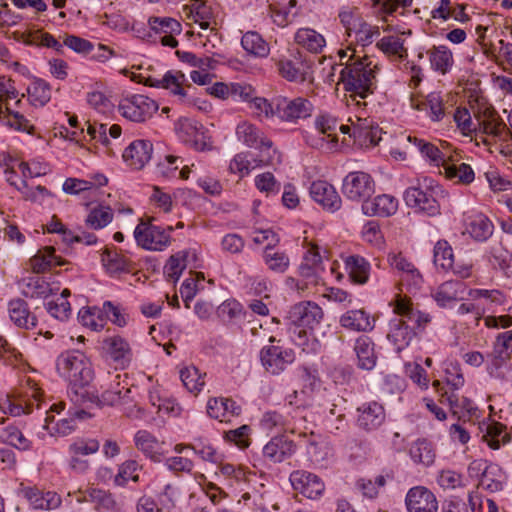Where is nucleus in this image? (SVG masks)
<instances>
[{
	"mask_svg": "<svg viewBox=\"0 0 512 512\" xmlns=\"http://www.w3.org/2000/svg\"><path fill=\"white\" fill-rule=\"evenodd\" d=\"M340 65V82L349 93L348 105L366 106L365 99L371 96L377 87L378 65L367 55L360 56L356 48L349 44L337 52Z\"/></svg>",
	"mask_w": 512,
	"mask_h": 512,
	"instance_id": "f257e3e1",
	"label": "nucleus"
},
{
	"mask_svg": "<svg viewBox=\"0 0 512 512\" xmlns=\"http://www.w3.org/2000/svg\"><path fill=\"white\" fill-rule=\"evenodd\" d=\"M394 312L398 317L390 321L387 337L397 352H401L416 336V329H424L431 317L415 308L410 298L401 295L395 299Z\"/></svg>",
	"mask_w": 512,
	"mask_h": 512,
	"instance_id": "f03ea898",
	"label": "nucleus"
},
{
	"mask_svg": "<svg viewBox=\"0 0 512 512\" xmlns=\"http://www.w3.org/2000/svg\"><path fill=\"white\" fill-rule=\"evenodd\" d=\"M56 371L73 389L84 388L94 378L91 361L79 350L62 352L56 359Z\"/></svg>",
	"mask_w": 512,
	"mask_h": 512,
	"instance_id": "7ed1b4c3",
	"label": "nucleus"
},
{
	"mask_svg": "<svg viewBox=\"0 0 512 512\" xmlns=\"http://www.w3.org/2000/svg\"><path fill=\"white\" fill-rule=\"evenodd\" d=\"M477 139L487 147L494 146L503 156L512 158V133L495 113H484L478 118Z\"/></svg>",
	"mask_w": 512,
	"mask_h": 512,
	"instance_id": "20e7f679",
	"label": "nucleus"
},
{
	"mask_svg": "<svg viewBox=\"0 0 512 512\" xmlns=\"http://www.w3.org/2000/svg\"><path fill=\"white\" fill-rule=\"evenodd\" d=\"M440 192V186L432 179L425 178L422 184L405 190L404 200L409 207L428 216H436L440 213V204L437 200Z\"/></svg>",
	"mask_w": 512,
	"mask_h": 512,
	"instance_id": "39448f33",
	"label": "nucleus"
},
{
	"mask_svg": "<svg viewBox=\"0 0 512 512\" xmlns=\"http://www.w3.org/2000/svg\"><path fill=\"white\" fill-rule=\"evenodd\" d=\"M144 84L150 87L166 89L171 95L176 96L180 104L196 106L197 99L189 94L192 85L188 83L185 74L179 70H169L161 78L149 76Z\"/></svg>",
	"mask_w": 512,
	"mask_h": 512,
	"instance_id": "423d86ee",
	"label": "nucleus"
},
{
	"mask_svg": "<svg viewBox=\"0 0 512 512\" xmlns=\"http://www.w3.org/2000/svg\"><path fill=\"white\" fill-rule=\"evenodd\" d=\"M350 125L341 124L339 130L342 134H348L354 138V142L364 148H373L381 140L382 131L369 117L361 114L353 119L349 117Z\"/></svg>",
	"mask_w": 512,
	"mask_h": 512,
	"instance_id": "0eeeda50",
	"label": "nucleus"
},
{
	"mask_svg": "<svg viewBox=\"0 0 512 512\" xmlns=\"http://www.w3.org/2000/svg\"><path fill=\"white\" fill-rule=\"evenodd\" d=\"M260 361L266 372L279 375L295 361V353L279 340L270 337L269 344L260 351Z\"/></svg>",
	"mask_w": 512,
	"mask_h": 512,
	"instance_id": "6e6552de",
	"label": "nucleus"
},
{
	"mask_svg": "<svg viewBox=\"0 0 512 512\" xmlns=\"http://www.w3.org/2000/svg\"><path fill=\"white\" fill-rule=\"evenodd\" d=\"M173 230V226L163 228L141 220L134 230V238L143 249L162 251L170 245Z\"/></svg>",
	"mask_w": 512,
	"mask_h": 512,
	"instance_id": "1a4fd4ad",
	"label": "nucleus"
},
{
	"mask_svg": "<svg viewBox=\"0 0 512 512\" xmlns=\"http://www.w3.org/2000/svg\"><path fill=\"white\" fill-rule=\"evenodd\" d=\"M276 118L282 122L297 123L301 119L309 118L314 110L310 100L304 97L288 98L277 95L274 97Z\"/></svg>",
	"mask_w": 512,
	"mask_h": 512,
	"instance_id": "9d476101",
	"label": "nucleus"
},
{
	"mask_svg": "<svg viewBox=\"0 0 512 512\" xmlns=\"http://www.w3.org/2000/svg\"><path fill=\"white\" fill-rule=\"evenodd\" d=\"M119 113L126 119L142 123L150 119L158 110V104L144 95H132L121 100Z\"/></svg>",
	"mask_w": 512,
	"mask_h": 512,
	"instance_id": "9b49d317",
	"label": "nucleus"
},
{
	"mask_svg": "<svg viewBox=\"0 0 512 512\" xmlns=\"http://www.w3.org/2000/svg\"><path fill=\"white\" fill-rule=\"evenodd\" d=\"M374 192L375 182L366 172H350L343 180L342 193L351 201L364 203Z\"/></svg>",
	"mask_w": 512,
	"mask_h": 512,
	"instance_id": "f8f14e48",
	"label": "nucleus"
},
{
	"mask_svg": "<svg viewBox=\"0 0 512 512\" xmlns=\"http://www.w3.org/2000/svg\"><path fill=\"white\" fill-rule=\"evenodd\" d=\"M321 248L315 243H308L306 252L298 267V275L308 285L316 286L321 281V273L324 270Z\"/></svg>",
	"mask_w": 512,
	"mask_h": 512,
	"instance_id": "ddd939ff",
	"label": "nucleus"
},
{
	"mask_svg": "<svg viewBox=\"0 0 512 512\" xmlns=\"http://www.w3.org/2000/svg\"><path fill=\"white\" fill-rule=\"evenodd\" d=\"M432 386L438 393L440 402L448 405L452 414L459 419L471 418L476 415L477 407L469 398L460 396L458 392L448 391L444 387L439 388V380H435Z\"/></svg>",
	"mask_w": 512,
	"mask_h": 512,
	"instance_id": "4468645a",
	"label": "nucleus"
},
{
	"mask_svg": "<svg viewBox=\"0 0 512 512\" xmlns=\"http://www.w3.org/2000/svg\"><path fill=\"white\" fill-rule=\"evenodd\" d=\"M148 25L155 35L154 41L159 36V41L163 46L171 48L178 46L175 35H179L182 31V26L178 20L172 17L152 16L148 19Z\"/></svg>",
	"mask_w": 512,
	"mask_h": 512,
	"instance_id": "2eb2a0df",
	"label": "nucleus"
},
{
	"mask_svg": "<svg viewBox=\"0 0 512 512\" xmlns=\"http://www.w3.org/2000/svg\"><path fill=\"white\" fill-rule=\"evenodd\" d=\"M289 481L295 491L309 499L318 498L325 490L322 479L305 470L293 471L290 474Z\"/></svg>",
	"mask_w": 512,
	"mask_h": 512,
	"instance_id": "dca6fc26",
	"label": "nucleus"
},
{
	"mask_svg": "<svg viewBox=\"0 0 512 512\" xmlns=\"http://www.w3.org/2000/svg\"><path fill=\"white\" fill-rule=\"evenodd\" d=\"M103 349L117 368L125 369L133 360L132 348L129 342L121 336L105 338L103 341Z\"/></svg>",
	"mask_w": 512,
	"mask_h": 512,
	"instance_id": "f3484780",
	"label": "nucleus"
},
{
	"mask_svg": "<svg viewBox=\"0 0 512 512\" xmlns=\"http://www.w3.org/2000/svg\"><path fill=\"white\" fill-rule=\"evenodd\" d=\"M121 378L122 376L120 374H116L109 386L102 392L101 396H95L98 405L118 406L129 404L133 401L131 388L128 387L127 383L123 384Z\"/></svg>",
	"mask_w": 512,
	"mask_h": 512,
	"instance_id": "a211bd4d",
	"label": "nucleus"
},
{
	"mask_svg": "<svg viewBox=\"0 0 512 512\" xmlns=\"http://www.w3.org/2000/svg\"><path fill=\"white\" fill-rule=\"evenodd\" d=\"M408 512H437L438 501L432 491L424 486H415L408 490L405 498Z\"/></svg>",
	"mask_w": 512,
	"mask_h": 512,
	"instance_id": "6ab92c4d",
	"label": "nucleus"
},
{
	"mask_svg": "<svg viewBox=\"0 0 512 512\" xmlns=\"http://www.w3.org/2000/svg\"><path fill=\"white\" fill-rule=\"evenodd\" d=\"M290 319L292 324L314 330L323 319V310L314 302H302L291 309Z\"/></svg>",
	"mask_w": 512,
	"mask_h": 512,
	"instance_id": "aec40b11",
	"label": "nucleus"
},
{
	"mask_svg": "<svg viewBox=\"0 0 512 512\" xmlns=\"http://www.w3.org/2000/svg\"><path fill=\"white\" fill-rule=\"evenodd\" d=\"M310 195L323 209L330 212H335L341 207V197L334 186L326 181H314L310 187Z\"/></svg>",
	"mask_w": 512,
	"mask_h": 512,
	"instance_id": "412c9836",
	"label": "nucleus"
},
{
	"mask_svg": "<svg viewBox=\"0 0 512 512\" xmlns=\"http://www.w3.org/2000/svg\"><path fill=\"white\" fill-rule=\"evenodd\" d=\"M357 412V426L367 432L378 429L386 417L384 407L375 401L362 404Z\"/></svg>",
	"mask_w": 512,
	"mask_h": 512,
	"instance_id": "4be33fe9",
	"label": "nucleus"
},
{
	"mask_svg": "<svg viewBox=\"0 0 512 512\" xmlns=\"http://www.w3.org/2000/svg\"><path fill=\"white\" fill-rule=\"evenodd\" d=\"M207 414L220 422H230L232 417L242 413V408L231 398L213 397L207 401Z\"/></svg>",
	"mask_w": 512,
	"mask_h": 512,
	"instance_id": "5701e85b",
	"label": "nucleus"
},
{
	"mask_svg": "<svg viewBox=\"0 0 512 512\" xmlns=\"http://www.w3.org/2000/svg\"><path fill=\"white\" fill-rule=\"evenodd\" d=\"M398 199L390 194L377 195L364 201L361 206L363 214L369 217H390L398 210Z\"/></svg>",
	"mask_w": 512,
	"mask_h": 512,
	"instance_id": "b1692460",
	"label": "nucleus"
},
{
	"mask_svg": "<svg viewBox=\"0 0 512 512\" xmlns=\"http://www.w3.org/2000/svg\"><path fill=\"white\" fill-rule=\"evenodd\" d=\"M153 145L148 140H135L123 152L124 162L132 169H142L152 157Z\"/></svg>",
	"mask_w": 512,
	"mask_h": 512,
	"instance_id": "393cba45",
	"label": "nucleus"
},
{
	"mask_svg": "<svg viewBox=\"0 0 512 512\" xmlns=\"http://www.w3.org/2000/svg\"><path fill=\"white\" fill-rule=\"evenodd\" d=\"M40 390L35 385H29L23 394L19 395L14 401L7 400V408L0 409L4 413H9L12 416H21L23 414H30L33 411V405L39 407Z\"/></svg>",
	"mask_w": 512,
	"mask_h": 512,
	"instance_id": "a878e982",
	"label": "nucleus"
},
{
	"mask_svg": "<svg viewBox=\"0 0 512 512\" xmlns=\"http://www.w3.org/2000/svg\"><path fill=\"white\" fill-rule=\"evenodd\" d=\"M236 135L239 141L255 149H271L273 143L264 133L254 124L243 121L237 125Z\"/></svg>",
	"mask_w": 512,
	"mask_h": 512,
	"instance_id": "bb28decb",
	"label": "nucleus"
},
{
	"mask_svg": "<svg viewBox=\"0 0 512 512\" xmlns=\"http://www.w3.org/2000/svg\"><path fill=\"white\" fill-rule=\"evenodd\" d=\"M315 127L323 135L321 146L329 151H337L339 149L337 130L340 127L337 119L329 114L320 115L315 119Z\"/></svg>",
	"mask_w": 512,
	"mask_h": 512,
	"instance_id": "cd10ccee",
	"label": "nucleus"
},
{
	"mask_svg": "<svg viewBox=\"0 0 512 512\" xmlns=\"http://www.w3.org/2000/svg\"><path fill=\"white\" fill-rule=\"evenodd\" d=\"M23 496L32 508L40 510H53L60 506L61 498L54 491H44L37 487H25Z\"/></svg>",
	"mask_w": 512,
	"mask_h": 512,
	"instance_id": "c85d7f7f",
	"label": "nucleus"
},
{
	"mask_svg": "<svg viewBox=\"0 0 512 512\" xmlns=\"http://www.w3.org/2000/svg\"><path fill=\"white\" fill-rule=\"evenodd\" d=\"M464 290L462 282L450 280L440 284L431 295L439 307L449 308L462 299Z\"/></svg>",
	"mask_w": 512,
	"mask_h": 512,
	"instance_id": "c756f323",
	"label": "nucleus"
},
{
	"mask_svg": "<svg viewBox=\"0 0 512 512\" xmlns=\"http://www.w3.org/2000/svg\"><path fill=\"white\" fill-rule=\"evenodd\" d=\"M279 74L290 82H304L309 66L300 55L292 58H281L277 62Z\"/></svg>",
	"mask_w": 512,
	"mask_h": 512,
	"instance_id": "7c9ffc66",
	"label": "nucleus"
},
{
	"mask_svg": "<svg viewBox=\"0 0 512 512\" xmlns=\"http://www.w3.org/2000/svg\"><path fill=\"white\" fill-rule=\"evenodd\" d=\"M101 260L107 273L111 276L132 273L136 269V264L133 260L120 254L116 250L106 249L102 254Z\"/></svg>",
	"mask_w": 512,
	"mask_h": 512,
	"instance_id": "2f4dec72",
	"label": "nucleus"
},
{
	"mask_svg": "<svg viewBox=\"0 0 512 512\" xmlns=\"http://www.w3.org/2000/svg\"><path fill=\"white\" fill-rule=\"evenodd\" d=\"M440 173L456 184L469 185L475 179V174L470 165L458 162L448 157Z\"/></svg>",
	"mask_w": 512,
	"mask_h": 512,
	"instance_id": "473e14b6",
	"label": "nucleus"
},
{
	"mask_svg": "<svg viewBox=\"0 0 512 512\" xmlns=\"http://www.w3.org/2000/svg\"><path fill=\"white\" fill-rule=\"evenodd\" d=\"M354 351L357 357V365L364 370H372L377 362L375 344L366 335L358 337L354 344Z\"/></svg>",
	"mask_w": 512,
	"mask_h": 512,
	"instance_id": "72a5a7b5",
	"label": "nucleus"
},
{
	"mask_svg": "<svg viewBox=\"0 0 512 512\" xmlns=\"http://www.w3.org/2000/svg\"><path fill=\"white\" fill-rule=\"evenodd\" d=\"M340 325L352 331L367 332L374 328V320L364 309L348 310L340 317Z\"/></svg>",
	"mask_w": 512,
	"mask_h": 512,
	"instance_id": "f704fd0d",
	"label": "nucleus"
},
{
	"mask_svg": "<svg viewBox=\"0 0 512 512\" xmlns=\"http://www.w3.org/2000/svg\"><path fill=\"white\" fill-rule=\"evenodd\" d=\"M418 111H424L432 122H440L446 115V107L440 93L431 92L425 99L413 104Z\"/></svg>",
	"mask_w": 512,
	"mask_h": 512,
	"instance_id": "c9c22d12",
	"label": "nucleus"
},
{
	"mask_svg": "<svg viewBox=\"0 0 512 512\" xmlns=\"http://www.w3.org/2000/svg\"><path fill=\"white\" fill-rule=\"evenodd\" d=\"M466 231L476 241H486L494 231L491 220L482 213H476L466 219Z\"/></svg>",
	"mask_w": 512,
	"mask_h": 512,
	"instance_id": "e433bc0d",
	"label": "nucleus"
},
{
	"mask_svg": "<svg viewBox=\"0 0 512 512\" xmlns=\"http://www.w3.org/2000/svg\"><path fill=\"white\" fill-rule=\"evenodd\" d=\"M135 447L146 457L154 462H159L161 458L162 444L147 430H139L134 435Z\"/></svg>",
	"mask_w": 512,
	"mask_h": 512,
	"instance_id": "4c0bfd02",
	"label": "nucleus"
},
{
	"mask_svg": "<svg viewBox=\"0 0 512 512\" xmlns=\"http://www.w3.org/2000/svg\"><path fill=\"white\" fill-rule=\"evenodd\" d=\"M65 261L55 255L53 247H45L37 252L30 260L29 264L32 271L36 274L45 273L54 267L64 265Z\"/></svg>",
	"mask_w": 512,
	"mask_h": 512,
	"instance_id": "58836bf2",
	"label": "nucleus"
},
{
	"mask_svg": "<svg viewBox=\"0 0 512 512\" xmlns=\"http://www.w3.org/2000/svg\"><path fill=\"white\" fill-rule=\"evenodd\" d=\"M295 43L311 53H321L326 46L324 36L308 27L299 28L294 35Z\"/></svg>",
	"mask_w": 512,
	"mask_h": 512,
	"instance_id": "ea45409f",
	"label": "nucleus"
},
{
	"mask_svg": "<svg viewBox=\"0 0 512 512\" xmlns=\"http://www.w3.org/2000/svg\"><path fill=\"white\" fill-rule=\"evenodd\" d=\"M432 70L445 75L454 65L452 51L445 45L433 46L427 51Z\"/></svg>",
	"mask_w": 512,
	"mask_h": 512,
	"instance_id": "a19ab883",
	"label": "nucleus"
},
{
	"mask_svg": "<svg viewBox=\"0 0 512 512\" xmlns=\"http://www.w3.org/2000/svg\"><path fill=\"white\" fill-rule=\"evenodd\" d=\"M345 269L351 281L355 284H366L370 276V263L359 255H351L345 258Z\"/></svg>",
	"mask_w": 512,
	"mask_h": 512,
	"instance_id": "79ce46f5",
	"label": "nucleus"
},
{
	"mask_svg": "<svg viewBox=\"0 0 512 512\" xmlns=\"http://www.w3.org/2000/svg\"><path fill=\"white\" fill-rule=\"evenodd\" d=\"M8 313L11 321L20 328L31 329L36 326V317L30 313L27 303L22 299L11 300Z\"/></svg>",
	"mask_w": 512,
	"mask_h": 512,
	"instance_id": "37998d69",
	"label": "nucleus"
},
{
	"mask_svg": "<svg viewBox=\"0 0 512 512\" xmlns=\"http://www.w3.org/2000/svg\"><path fill=\"white\" fill-rule=\"evenodd\" d=\"M294 453L292 441L282 437L272 438L264 447L263 455L271 462L277 463L284 461Z\"/></svg>",
	"mask_w": 512,
	"mask_h": 512,
	"instance_id": "c03bdc74",
	"label": "nucleus"
},
{
	"mask_svg": "<svg viewBox=\"0 0 512 512\" xmlns=\"http://www.w3.org/2000/svg\"><path fill=\"white\" fill-rule=\"evenodd\" d=\"M262 258L267 268L274 272L283 274L290 266V258L286 252L274 248V246L266 245Z\"/></svg>",
	"mask_w": 512,
	"mask_h": 512,
	"instance_id": "a18cd8bd",
	"label": "nucleus"
},
{
	"mask_svg": "<svg viewBox=\"0 0 512 512\" xmlns=\"http://www.w3.org/2000/svg\"><path fill=\"white\" fill-rule=\"evenodd\" d=\"M28 101L34 107H43L51 99V86L41 78H34L26 89Z\"/></svg>",
	"mask_w": 512,
	"mask_h": 512,
	"instance_id": "49530a36",
	"label": "nucleus"
},
{
	"mask_svg": "<svg viewBox=\"0 0 512 512\" xmlns=\"http://www.w3.org/2000/svg\"><path fill=\"white\" fill-rule=\"evenodd\" d=\"M182 163L183 160L180 157L167 155L157 164V173L168 179H188L190 169L185 165L179 170V167Z\"/></svg>",
	"mask_w": 512,
	"mask_h": 512,
	"instance_id": "de8ad7c7",
	"label": "nucleus"
},
{
	"mask_svg": "<svg viewBox=\"0 0 512 512\" xmlns=\"http://www.w3.org/2000/svg\"><path fill=\"white\" fill-rule=\"evenodd\" d=\"M512 342V331L499 333L493 346L492 365L499 369L510 357Z\"/></svg>",
	"mask_w": 512,
	"mask_h": 512,
	"instance_id": "09e8293b",
	"label": "nucleus"
},
{
	"mask_svg": "<svg viewBox=\"0 0 512 512\" xmlns=\"http://www.w3.org/2000/svg\"><path fill=\"white\" fill-rule=\"evenodd\" d=\"M241 45L247 53L256 57H267L270 52L268 43L256 31L246 32L242 36Z\"/></svg>",
	"mask_w": 512,
	"mask_h": 512,
	"instance_id": "8fccbe9b",
	"label": "nucleus"
},
{
	"mask_svg": "<svg viewBox=\"0 0 512 512\" xmlns=\"http://www.w3.org/2000/svg\"><path fill=\"white\" fill-rule=\"evenodd\" d=\"M505 479L506 477L501 467L490 463L478 484L484 490L494 493L502 490Z\"/></svg>",
	"mask_w": 512,
	"mask_h": 512,
	"instance_id": "3c124183",
	"label": "nucleus"
},
{
	"mask_svg": "<svg viewBox=\"0 0 512 512\" xmlns=\"http://www.w3.org/2000/svg\"><path fill=\"white\" fill-rule=\"evenodd\" d=\"M188 9V18L198 23L202 29H208L212 23H215L212 9L204 1L192 0Z\"/></svg>",
	"mask_w": 512,
	"mask_h": 512,
	"instance_id": "603ef678",
	"label": "nucleus"
},
{
	"mask_svg": "<svg viewBox=\"0 0 512 512\" xmlns=\"http://www.w3.org/2000/svg\"><path fill=\"white\" fill-rule=\"evenodd\" d=\"M113 220V211L109 206L97 205L86 216V225L94 230L106 227Z\"/></svg>",
	"mask_w": 512,
	"mask_h": 512,
	"instance_id": "864d4df0",
	"label": "nucleus"
},
{
	"mask_svg": "<svg viewBox=\"0 0 512 512\" xmlns=\"http://www.w3.org/2000/svg\"><path fill=\"white\" fill-rule=\"evenodd\" d=\"M205 373H200L195 366H187L180 370V379L185 388L195 395L200 393L205 385Z\"/></svg>",
	"mask_w": 512,
	"mask_h": 512,
	"instance_id": "5fc2aeb1",
	"label": "nucleus"
},
{
	"mask_svg": "<svg viewBox=\"0 0 512 512\" xmlns=\"http://www.w3.org/2000/svg\"><path fill=\"white\" fill-rule=\"evenodd\" d=\"M19 286L22 294L30 298L44 297L49 291L48 284L37 275L23 278Z\"/></svg>",
	"mask_w": 512,
	"mask_h": 512,
	"instance_id": "6e6d98bb",
	"label": "nucleus"
},
{
	"mask_svg": "<svg viewBox=\"0 0 512 512\" xmlns=\"http://www.w3.org/2000/svg\"><path fill=\"white\" fill-rule=\"evenodd\" d=\"M380 35L379 28L377 26H372L368 24L366 21H361L359 27H355V30H353V40H349L348 38L346 40L347 47L349 44H352V47H354V42H356L358 45L362 47H366L370 45L376 37Z\"/></svg>",
	"mask_w": 512,
	"mask_h": 512,
	"instance_id": "4d7b16f0",
	"label": "nucleus"
},
{
	"mask_svg": "<svg viewBox=\"0 0 512 512\" xmlns=\"http://www.w3.org/2000/svg\"><path fill=\"white\" fill-rule=\"evenodd\" d=\"M2 441L21 451L30 450L32 441L28 439L23 432L14 425L6 426L0 435Z\"/></svg>",
	"mask_w": 512,
	"mask_h": 512,
	"instance_id": "13d9d810",
	"label": "nucleus"
},
{
	"mask_svg": "<svg viewBox=\"0 0 512 512\" xmlns=\"http://www.w3.org/2000/svg\"><path fill=\"white\" fill-rule=\"evenodd\" d=\"M408 141L418 148L420 153L437 166L443 167L448 159L437 146L417 137H408Z\"/></svg>",
	"mask_w": 512,
	"mask_h": 512,
	"instance_id": "bf43d9fd",
	"label": "nucleus"
},
{
	"mask_svg": "<svg viewBox=\"0 0 512 512\" xmlns=\"http://www.w3.org/2000/svg\"><path fill=\"white\" fill-rule=\"evenodd\" d=\"M410 456L414 462L429 466L434 462L435 451L429 441L418 439L410 447Z\"/></svg>",
	"mask_w": 512,
	"mask_h": 512,
	"instance_id": "052dcab7",
	"label": "nucleus"
},
{
	"mask_svg": "<svg viewBox=\"0 0 512 512\" xmlns=\"http://www.w3.org/2000/svg\"><path fill=\"white\" fill-rule=\"evenodd\" d=\"M187 255L188 253L186 251H180L170 256L164 266V275L168 281L176 283L179 280L187 266Z\"/></svg>",
	"mask_w": 512,
	"mask_h": 512,
	"instance_id": "680f3d73",
	"label": "nucleus"
},
{
	"mask_svg": "<svg viewBox=\"0 0 512 512\" xmlns=\"http://www.w3.org/2000/svg\"><path fill=\"white\" fill-rule=\"evenodd\" d=\"M483 439L488 446L494 450L499 449L501 444L510 440L506 427L498 422H491L486 425L485 434Z\"/></svg>",
	"mask_w": 512,
	"mask_h": 512,
	"instance_id": "e2e57ef3",
	"label": "nucleus"
},
{
	"mask_svg": "<svg viewBox=\"0 0 512 512\" xmlns=\"http://www.w3.org/2000/svg\"><path fill=\"white\" fill-rule=\"evenodd\" d=\"M78 319L82 323V325L90 328L93 331H100L105 326L103 308H82L78 313Z\"/></svg>",
	"mask_w": 512,
	"mask_h": 512,
	"instance_id": "0e129e2a",
	"label": "nucleus"
},
{
	"mask_svg": "<svg viewBox=\"0 0 512 512\" xmlns=\"http://www.w3.org/2000/svg\"><path fill=\"white\" fill-rule=\"evenodd\" d=\"M454 255L452 247L445 240L438 241L434 246V264L437 268L448 271L453 268Z\"/></svg>",
	"mask_w": 512,
	"mask_h": 512,
	"instance_id": "69168bd1",
	"label": "nucleus"
},
{
	"mask_svg": "<svg viewBox=\"0 0 512 512\" xmlns=\"http://www.w3.org/2000/svg\"><path fill=\"white\" fill-rule=\"evenodd\" d=\"M17 190L22 194L26 201L43 205L47 199L52 197V193L44 186L29 187L25 179L21 181V186H17Z\"/></svg>",
	"mask_w": 512,
	"mask_h": 512,
	"instance_id": "338daca9",
	"label": "nucleus"
},
{
	"mask_svg": "<svg viewBox=\"0 0 512 512\" xmlns=\"http://www.w3.org/2000/svg\"><path fill=\"white\" fill-rule=\"evenodd\" d=\"M251 154L248 152H241L236 154L229 164V171L233 174H238L240 177H244L249 174L252 169L258 166L256 160L251 158Z\"/></svg>",
	"mask_w": 512,
	"mask_h": 512,
	"instance_id": "774afa93",
	"label": "nucleus"
}]
</instances>
